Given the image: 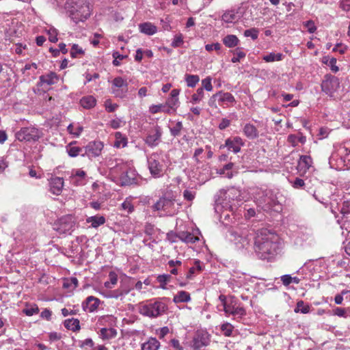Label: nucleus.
<instances>
[{
	"instance_id": "obj_52",
	"label": "nucleus",
	"mask_w": 350,
	"mask_h": 350,
	"mask_svg": "<svg viewBox=\"0 0 350 350\" xmlns=\"http://www.w3.org/2000/svg\"><path fill=\"white\" fill-rule=\"evenodd\" d=\"M122 209L126 211L127 213H131L133 211L134 207L131 202L126 199L121 204Z\"/></svg>"
},
{
	"instance_id": "obj_20",
	"label": "nucleus",
	"mask_w": 350,
	"mask_h": 350,
	"mask_svg": "<svg viewBox=\"0 0 350 350\" xmlns=\"http://www.w3.org/2000/svg\"><path fill=\"white\" fill-rule=\"evenodd\" d=\"M100 303L98 298L89 296L82 304L83 309L88 312H93L98 308Z\"/></svg>"
},
{
	"instance_id": "obj_57",
	"label": "nucleus",
	"mask_w": 350,
	"mask_h": 350,
	"mask_svg": "<svg viewBox=\"0 0 350 350\" xmlns=\"http://www.w3.org/2000/svg\"><path fill=\"white\" fill-rule=\"evenodd\" d=\"M304 26L307 28L308 31L310 33L315 32L317 30L316 25L313 21H307L303 23Z\"/></svg>"
},
{
	"instance_id": "obj_58",
	"label": "nucleus",
	"mask_w": 350,
	"mask_h": 350,
	"mask_svg": "<svg viewBox=\"0 0 350 350\" xmlns=\"http://www.w3.org/2000/svg\"><path fill=\"white\" fill-rule=\"evenodd\" d=\"M233 328L234 327L228 323H224L221 327V329L224 332V334L226 336H230L231 335Z\"/></svg>"
},
{
	"instance_id": "obj_27",
	"label": "nucleus",
	"mask_w": 350,
	"mask_h": 350,
	"mask_svg": "<svg viewBox=\"0 0 350 350\" xmlns=\"http://www.w3.org/2000/svg\"><path fill=\"white\" fill-rule=\"evenodd\" d=\"M287 141L293 146H296L299 143L304 144L306 141V138L301 133L298 134H291L288 136Z\"/></svg>"
},
{
	"instance_id": "obj_13",
	"label": "nucleus",
	"mask_w": 350,
	"mask_h": 350,
	"mask_svg": "<svg viewBox=\"0 0 350 350\" xmlns=\"http://www.w3.org/2000/svg\"><path fill=\"white\" fill-rule=\"evenodd\" d=\"M56 230L60 233H70L75 228V221L71 215H66L60 218L57 222Z\"/></svg>"
},
{
	"instance_id": "obj_29",
	"label": "nucleus",
	"mask_w": 350,
	"mask_h": 350,
	"mask_svg": "<svg viewBox=\"0 0 350 350\" xmlns=\"http://www.w3.org/2000/svg\"><path fill=\"white\" fill-rule=\"evenodd\" d=\"M139 30L142 33L146 35H153L157 32V27L150 23H144L139 25Z\"/></svg>"
},
{
	"instance_id": "obj_16",
	"label": "nucleus",
	"mask_w": 350,
	"mask_h": 350,
	"mask_svg": "<svg viewBox=\"0 0 350 350\" xmlns=\"http://www.w3.org/2000/svg\"><path fill=\"white\" fill-rule=\"evenodd\" d=\"M243 144V139L240 137H234L227 139L223 147L227 148L229 151L237 153L241 150V148Z\"/></svg>"
},
{
	"instance_id": "obj_7",
	"label": "nucleus",
	"mask_w": 350,
	"mask_h": 350,
	"mask_svg": "<svg viewBox=\"0 0 350 350\" xmlns=\"http://www.w3.org/2000/svg\"><path fill=\"white\" fill-rule=\"evenodd\" d=\"M153 211H163L166 215H172L175 213L174 199L170 197L162 196L152 206Z\"/></svg>"
},
{
	"instance_id": "obj_39",
	"label": "nucleus",
	"mask_w": 350,
	"mask_h": 350,
	"mask_svg": "<svg viewBox=\"0 0 350 350\" xmlns=\"http://www.w3.org/2000/svg\"><path fill=\"white\" fill-rule=\"evenodd\" d=\"M185 80L187 85L189 88L195 87L200 81V77L196 75L187 74L185 76Z\"/></svg>"
},
{
	"instance_id": "obj_35",
	"label": "nucleus",
	"mask_w": 350,
	"mask_h": 350,
	"mask_svg": "<svg viewBox=\"0 0 350 350\" xmlns=\"http://www.w3.org/2000/svg\"><path fill=\"white\" fill-rule=\"evenodd\" d=\"M117 331L114 328H102L100 331V336L104 340H108L116 337Z\"/></svg>"
},
{
	"instance_id": "obj_45",
	"label": "nucleus",
	"mask_w": 350,
	"mask_h": 350,
	"mask_svg": "<svg viewBox=\"0 0 350 350\" xmlns=\"http://www.w3.org/2000/svg\"><path fill=\"white\" fill-rule=\"evenodd\" d=\"M129 293V289H117L111 292V297L122 299Z\"/></svg>"
},
{
	"instance_id": "obj_40",
	"label": "nucleus",
	"mask_w": 350,
	"mask_h": 350,
	"mask_svg": "<svg viewBox=\"0 0 350 350\" xmlns=\"http://www.w3.org/2000/svg\"><path fill=\"white\" fill-rule=\"evenodd\" d=\"M238 17L234 11H228L222 15V21L226 23H234L238 20Z\"/></svg>"
},
{
	"instance_id": "obj_31",
	"label": "nucleus",
	"mask_w": 350,
	"mask_h": 350,
	"mask_svg": "<svg viewBox=\"0 0 350 350\" xmlns=\"http://www.w3.org/2000/svg\"><path fill=\"white\" fill-rule=\"evenodd\" d=\"M202 270L201 262L200 260H195L194 265L189 268V271L186 275V278L188 280H191L195 275Z\"/></svg>"
},
{
	"instance_id": "obj_11",
	"label": "nucleus",
	"mask_w": 350,
	"mask_h": 350,
	"mask_svg": "<svg viewBox=\"0 0 350 350\" xmlns=\"http://www.w3.org/2000/svg\"><path fill=\"white\" fill-rule=\"evenodd\" d=\"M208 334L203 330L197 331L191 345L192 350H201L205 346H207L209 342Z\"/></svg>"
},
{
	"instance_id": "obj_62",
	"label": "nucleus",
	"mask_w": 350,
	"mask_h": 350,
	"mask_svg": "<svg viewBox=\"0 0 350 350\" xmlns=\"http://www.w3.org/2000/svg\"><path fill=\"white\" fill-rule=\"evenodd\" d=\"M105 106L106 110L109 112L114 111L118 107L117 104H113L109 100L105 101Z\"/></svg>"
},
{
	"instance_id": "obj_59",
	"label": "nucleus",
	"mask_w": 350,
	"mask_h": 350,
	"mask_svg": "<svg viewBox=\"0 0 350 350\" xmlns=\"http://www.w3.org/2000/svg\"><path fill=\"white\" fill-rule=\"evenodd\" d=\"M68 153L70 157H77L81 152V149L77 146H70L67 149Z\"/></svg>"
},
{
	"instance_id": "obj_51",
	"label": "nucleus",
	"mask_w": 350,
	"mask_h": 350,
	"mask_svg": "<svg viewBox=\"0 0 350 350\" xmlns=\"http://www.w3.org/2000/svg\"><path fill=\"white\" fill-rule=\"evenodd\" d=\"M183 129V124L181 122H177L174 126L170 128L171 134L173 136H178L180 133V131Z\"/></svg>"
},
{
	"instance_id": "obj_55",
	"label": "nucleus",
	"mask_w": 350,
	"mask_h": 350,
	"mask_svg": "<svg viewBox=\"0 0 350 350\" xmlns=\"http://www.w3.org/2000/svg\"><path fill=\"white\" fill-rule=\"evenodd\" d=\"M323 63L329 66L330 69L334 72H337L339 70L338 67L336 66V59L334 57H332L329 59H327V62H323Z\"/></svg>"
},
{
	"instance_id": "obj_1",
	"label": "nucleus",
	"mask_w": 350,
	"mask_h": 350,
	"mask_svg": "<svg viewBox=\"0 0 350 350\" xmlns=\"http://www.w3.org/2000/svg\"><path fill=\"white\" fill-rule=\"evenodd\" d=\"M254 248L260 258L269 259L276 254L280 249L279 237L267 229H262L255 239Z\"/></svg>"
},
{
	"instance_id": "obj_63",
	"label": "nucleus",
	"mask_w": 350,
	"mask_h": 350,
	"mask_svg": "<svg viewBox=\"0 0 350 350\" xmlns=\"http://www.w3.org/2000/svg\"><path fill=\"white\" fill-rule=\"evenodd\" d=\"M121 124L122 120L116 118L110 121L109 126L113 129H117L121 126Z\"/></svg>"
},
{
	"instance_id": "obj_53",
	"label": "nucleus",
	"mask_w": 350,
	"mask_h": 350,
	"mask_svg": "<svg viewBox=\"0 0 350 350\" xmlns=\"http://www.w3.org/2000/svg\"><path fill=\"white\" fill-rule=\"evenodd\" d=\"M245 37H251L252 40H256L258 36V31L255 28L247 29L244 31Z\"/></svg>"
},
{
	"instance_id": "obj_49",
	"label": "nucleus",
	"mask_w": 350,
	"mask_h": 350,
	"mask_svg": "<svg viewBox=\"0 0 350 350\" xmlns=\"http://www.w3.org/2000/svg\"><path fill=\"white\" fill-rule=\"evenodd\" d=\"M23 312L25 313L27 316H33V314H38L39 312V308L36 305L27 306L25 309H23Z\"/></svg>"
},
{
	"instance_id": "obj_18",
	"label": "nucleus",
	"mask_w": 350,
	"mask_h": 350,
	"mask_svg": "<svg viewBox=\"0 0 350 350\" xmlns=\"http://www.w3.org/2000/svg\"><path fill=\"white\" fill-rule=\"evenodd\" d=\"M49 191L53 194L59 196L64 187V179L60 177H53L49 180Z\"/></svg>"
},
{
	"instance_id": "obj_26",
	"label": "nucleus",
	"mask_w": 350,
	"mask_h": 350,
	"mask_svg": "<svg viewBox=\"0 0 350 350\" xmlns=\"http://www.w3.org/2000/svg\"><path fill=\"white\" fill-rule=\"evenodd\" d=\"M160 342L155 338H150L142 345V350H158Z\"/></svg>"
},
{
	"instance_id": "obj_25",
	"label": "nucleus",
	"mask_w": 350,
	"mask_h": 350,
	"mask_svg": "<svg viewBox=\"0 0 350 350\" xmlns=\"http://www.w3.org/2000/svg\"><path fill=\"white\" fill-rule=\"evenodd\" d=\"M243 131L249 139H255L258 137V130L254 124H246L243 129Z\"/></svg>"
},
{
	"instance_id": "obj_23",
	"label": "nucleus",
	"mask_w": 350,
	"mask_h": 350,
	"mask_svg": "<svg viewBox=\"0 0 350 350\" xmlns=\"http://www.w3.org/2000/svg\"><path fill=\"white\" fill-rule=\"evenodd\" d=\"M177 236L178 237V239L186 243H194L199 241L198 236L189 232L180 231L177 233Z\"/></svg>"
},
{
	"instance_id": "obj_9",
	"label": "nucleus",
	"mask_w": 350,
	"mask_h": 350,
	"mask_svg": "<svg viewBox=\"0 0 350 350\" xmlns=\"http://www.w3.org/2000/svg\"><path fill=\"white\" fill-rule=\"evenodd\" d=\"M220 301L222 303L224 310L226 314L238 315L239 317L245 315V310L243 307L237 306L232 298H226L224 295H220Z\"/></svg>"
},
{
	"instance_id": "obj_46",
	"label": "nucleus",
	"mask_w": 350,
	"mask_h": 350,
	"mask_svg": "<svg viewBox=\"0 0 350 350\" xmlns=\"http://www.w3.org/2000/svg\"><path fill=\"white\" fill-rule=\"evenodd\" d=\"M204 96L203 88H198L196 94H193L191 96V102L193 104L199 103L202 100Z\"/></svg>"
},
{
	"instance_id": "obj_28",
	"label": "nucleus",
	"mask_w": 350,
	"mask_h": 350,
	"mask_svg": "<svg viewBox=\"0 0 350 350\" xmlns=\"http://www.w3.org/2000/svg\"><path fill=\"white\" fill-rule=\"evenodd\" d=\"M191 300L190 294L185 291H178L173 298V301L176 304L187 303Z\"/></svg>"
},
{
	"instance_id": "obj_10",
	"label": "nucleus",
	"mask_w": 350,
	"mask_h": 350,
	"mask_svg": "<svg viewBox=\"0 0 350 350\" xmlns=\"http://www.w3.org/2000/svg\"><path fill=\"white\" fill-rule=\"evenodd\" d=\"M340 87L339 79L333 75H326L321 83V90L323 92L329 96H333L334 94Z\"/></svg>"
},
{
	"instance_id": "obj_22",
	"label": "nucleus",
	"mask_w": 350,
	"mask_h": 350,
	"mask_svg": "<svg viewBox=\"0 0 350 350\" xmlns=\"http://www.w3.org/2000/svg\"><path fill=\"white\" fill-rule=\"evenodd\" d=\"M312 164V159L310 156L302 155L298 162V169L300 172L305 173L308 170Z\"/></svg>"
},
{
	"instance_id": "obj_32",
	"label": "nucleus",
	"mask_w": 350,
	"mask_h": 350,
	"mask_svg": "<svg viewBox=\"0 0 350 350\" xmlns=\"http://www.w3.org/2000/svg\"><path fill=\"white\" fill-rule=\"evenodd\" d=\"M86 222L91 224L92 228H97L105 223V218L103 216H92L86 219Z\"/></svg>"
},
{
	"instance_id": "obj_4",
	"label": "nucleus",
	"mask_w": 350,
	"mask_h": 350,
	"mask_svg": "<svg viewBox=\"0 0 350 350\" xmlns=\"http://www.w3.org/2000/svg\"><path fill=\"white\" fill-rule=\"evenodd\" d=\"M167 310V305L159 299L142 304L139 306V312L145 317L157 318L163 314Z\"/></svg>"
},
{
	"instance_id": "obj_3",
	"label": "nucleus",
	"mask_w": 350,
	"mask_h": 350,
	"mask_svg": "<svg viewBox=\"0 0 350 350\" xmlns=\"http://www.w3.org/2000/svg\"><path fill=\"white\" fill-rule=\"evenodd\" d=\"M64 5L59 4L58 6L64 5V9L68 14L71 19L76 23L83 21L90 15V8L89 3L84 1H60Z\"/></svg>"
},
{
	"instance_id": "obj_33",
	"label": "nucleus",
	"mask_w": 350,
	"mask_h": 350,
	"mask_svg": "<svg viewBox=\"0 0 350 350\" xmlns=\"http://www.w3.org/2000/svg\"><path fill=\"white\" fill-rule=\"evenodd\" d=\"M96 103V100L92 96H87L83 97L80 100L81 105L85 109H91L93 108Z\"/></svg>"
},
{
	"instance_id": "obj_37",
	"label": "nucleus",
	"mask_w": 350,
	"mask_h": 350,
	"mask_svg": "<svg viewBox=\"0 0 350 350\" xmlns=\"http://www.w3.org/2000/svg\"><path fill=\"white\" fill-rule=\"evenodd\" d=\"M284 58V55L282 53H270L267 55H265L262 57V59L266 62H279L282 61Z\"/></svg>"
},
{
	"instance_id": "obj_5",
	"label": "nucleus",
	"mask_w": 350,
	"mask_h": 350,
	"mask_svg": "<svg viewBox=\"0 0 350 350\" xmlns=\"http://www.w3.org/2000/svg\"><path fill=\"white\" fill-rule=\"evenodd\" d=\"M148 167L154 178H160L163 174L164 159L161 152H153L147 157Z\"/></svg>"
},
{
	"instance_id": "obj_6",
	"label": "nucleus",
	"mask_w": 350,
	"mask_h": 350,
	"mask_svg": "<svg viewBox=\"0 0 350 350\" xmlns=\"http://www.w3.org/2000/svg\"><path fill=\"white\" fill-rule=\"evenodd\" d=\"M329 165L332 167L350 169V148L345 146H341L338 154H332L329 158Z\"/></svg>"
},
{
	"instance_id": "obj_42",
	"label": "nucleus",
	"mask_w": 350,
	"mask_h": 350,
	"mask_svg": "<svg viewBox=\"0 0 350 350\" xmlns=\"http://www.w3.org/2000/svg\"><path fill=\"white\" fill-rule=\"evenodd\" d=\"M246 54L240 48H237L233 53V57L231 62L233 63L239 62L241 59L245 57Z\"/></svg>"
},
{
	"instance_id": "obj_56",
	"label": "nucleus",
	"mask_w": 350,
	"mask_h": 350,
	"mask_svg": "<svg viewBox=\"0 0 350 350\" xmlns=\"http://www.w3.org/2000/svg\"><path fill=\"white\" fill-rule=\"evenodd\" d=\"M220 101L231 103L234 101V98L233 96L228 92L221 93L220 92Z\"/></svg>"
},
{
	"instance_id": "obj_21",
	"label": "nucleus",
	"mask_w": 350,
	"mask_h": 350,
	"mask_svg": "<svg viewBox=\"0 0 350 350\" xmlns=\"http://www.w3.org/2000/svg\"><path fill=\"white\" fill-rule=\"evenodd\" d=\"M85 172L81 170H73L70 176V182L75 185H80L84 183Z\"/></svg>"
},
{
	"instance_id": "obj_54",
	"label": "nucleus",
	"mask_w": 350,
	"mask_h": 350,
	"mask_svg": "<svg viewBox=\"0 0 350 350\" xmlns=\"http://www.w3.org/2000/svg\"><path fill=\"white\" fill-rule=\"evenodd\" d=\"M83 51L77 44H74L70 50V56L73 58L78 57V55L83 54Z\"/></svg>"
},
{
	"instance_id": "obj_15",
	"label": "nucleus",
	"mask_w": 350,
	"mask_h": 350,
	"mask_svg": "<svg viewBox=\"0 0 350 350\" xmlns=\"http://www.w3.org/2000/svg\"><path fill=\"white\" fill-rule=\"evenodd\" d=\"M103 148V144L101 142H91L85 146V154L89 157H96L100 154Z\"/></svg>"
},
{
	"instance_id": "obj_17",
	"label": "nucleus",
	"mask_w": 350,
	"mask_h": 350,
	"mask_svg": "<svg viewBox=\"0 0 350 350\" xmlns=\"http://www.w3.org/2000/svg\"><path fill=\"white\" fill-rule=\"evenodd\" d=\"M161 134L162 133L161 128L157 126L148 133L145 139V142L150 147L156 146L159 143Z\"/></svg>"
},
{
	"instance_id": "obj_41",
	"label": "nucleus",
	"mask_w": 350,
	"mask_h": 350,
	"mask_svg": "<svg viewBox=\"0 0 350 350\" xmlns=\"http://www.w3.org/2000/svg\"><path fill=\"white\" fill-rule=\"evenodd\" d=\"M295 312H301L302 314H307L310 312L309 305L305 304L303 301L297 302L296 308H295Z\"/></svg>"
},
{
	"instance_id": "obj_34",
	"label": "nucleus",
	"mask_w": 350,
	"mask_h": 350,
	"mask_svg": "<svg viewBox=\"0 0 350 350\" xmlns=\"http://www.w3.org/2000/svg\"><path fill=\"white\" fill-rule=\"evenodd\" d=\"M149 111L152 114H155L159 112H163L168 114L172 113L169 107H167L165 104L152 105L150 107Z\"/></svg>"
},
{
	"instance_id": "obj_64",
	"label": "nucleus",
	"mask_w": 350,
	"mask_h": 350,
	"mask_svg": "<svg viewBox=\"0 0 350 350\" xmlns=\"http://www.w3.org/2000/svg\"><path fill=\"white\" fill-rule=\"evenodd\" d=\"M170 344L174 348V350H183V347L181 346L179 341L175 338L171 340Z\"/></svg>"
},
{
	"instance_id": "obj_30",
	"label": "nucleus",
	"mask_w": 350,
	"mask_h": 350,
	"mask_svg": "<svg viewBox=\"0 0 350 350\" xmlns=\"http://www.w3.org/2000/svg\"><path fill=\"white\" fill-rule=\"evenodd\" d=\"M127 138L126 137L122 134L120 132L115 133V142L113 144L114 147L116 148H124L127 145Z\"/></svg>"
},
{
	"instance_id": "obj_12",
	"label": "nucleus",
	"mask_w": 350,
	"mask_h": 350,
	"mask_svg": "<svg viewBox=\"0 0 350 350\" xmlns=\"http://www.w3.org/2000/svg\"><path fill=\"white\" fill-rule=\"evenodd\" d=\"M127 92L128 83L123 78L118 77L112 81V93L116 97L124 98Z\"/></svg>"
},
{
	"instance_id": "obj_14",
	"label": "nucleus",
	"mask_w": 350,
	"mask_h": 350,
	"mask_svg": "<svg viewBox=\"0 0 350 350\" xmlns=\"http://www.w3.org/2000/svg\"><path fill=\"white\" fill-rule=\"evenodd\" d=\"M122 185H129L135 183L136 173L135 171L129 167L126 164V168L124 170H120L119 174Z\"/></svg>"
},
{
	"instance_id": "obj_44",
	"label": "nucleus",
	"mask_w": 350,
	"mask_h": 350,
	"mask_svg": "<svg viewBox=\"0 0 350 350\" xmlns=\"http://www.w3.org/2000/svg\"><path fill=\"white\" fill-rule=\"evenodd\" d=\"M233 166V164L232 163H230L228 164H226L223 170L220 172V175H222L224 177H226L228 178H230L232 177V167Z\"/></svg>"
},
{
	"instance_id": "obj_48",
	"label": "nucleus",
	"mask_w": 350,
	"mask_h": 350,
	"mask_svg": "<svg viewBox=\"0 0 350 350\" xmlns=\"http://www.w3.org/2000/svg\"><path fill=\"white\" fill-rule=\"evenodd\" d=\"M67 129L70 134L74 135L76 137H78L81 133L83 131V127L79 125L75 127L72 124H70L68 125Z\"/></svg>"
},
{
	"instance_id": "obj_50",
	"label": "nucleus",
	"mask_w": 350,
	"mask_h": 350,
	"mask_svg": "<svg viewBox=\"0 0 350 350\" xmlns=\"http://www.w3.org/2000/svg\"><path fill=\"white\" fill-rule=\"evenodd\" d=\"M47 33L49 35V40L51 42H56L57 41V31L54 27H50L47 30Z\"/></svg>"
},
{
	"instance_id": "obj_47",
	"label": "nucleus",
	"mask_w": 350,
	"mask_h": 350,
	"mask_svg": "<svg viewBox=\"0 0 350 350\" xmlns=\"http://www.w3.org/2000/svg\"><path fill=\"white\" fill-rule=\"evenodd\" d=\"M170 279L171 275L168 274L159 275L157 278V280L161 284V287L162 288H165V285L168 282H170Z\"/></svg>"
},
{
	"instance_id": "obj_60",
	"label": "nucleus",
	"mask_w": 350,
	"mask_h": 350,
	"mask_svg": "<svg viewBox=\"0 0 350 350\" xmlns=\"http://www.w3.org/2000/svg\"><path fill=\"white\" fill-rule=\"evenodd\" d=\"M195 196H196L195 191H191L189 189H186L183 191V197H184L185 200H186L192 201L195 198Z\"/></svg>"
},
{
	"instance_id": "obj_61",
	"label": "nucleus",
	"mask_w": 350,
	"mask_h": 350,
	"mask_svg": "<svg viewBox=\"0 0 350 350\" xmlns=\"http://www.w3.org/2000/svg\"><path fill=\"white\" fill-rule=\"evenodd\" d=\"M202 87L201 88L205 89L207 91H211L213 86L211 84V79L209 77H206L202 81Z\"/></svg>"
},
{
	"instance_id": "obj_8",
	"label": "nucleus",
	"mask_w": 350,
	"mask_h": 350,
	"mask_svg": "<svg viewBox=\"0 0 350 350\" xmlns=\"http://www.w3.org/2000/svg\"><path fill=\"white\" fill-rule=\"evenodd\" d=\"M41 136L42 132L32 126L23 127L16 133V137L21 142H35L38 140Z\"/></svg>"
},
{
	"instance_id": "obj_43",
	"label": "nucleus",
	"mask_w": 350,
	"mask_h": 350,
	"mask_svg": "<svg viewBox=\"0 0 350 350\" xmlns=\"http://www.w3.org/2000/svg\"><path fill=\"white\" fill-rule=\"evenodd\" d=\"M172 113L174 112L178 104V98L169 97L165 103Z\"/></svg>"
},
{
	"instance_id": "obj_2",
	"label": "nucleus",
	"mask_w": 350,
	"mask_h": 350,
	"mask_svg": "<svg viewBox=\"0 0 350 350\" xmlns=\"http://www.w3.org/2000/svg\"><path fill=\"white\" fill-rule=\"evenodd\" d=\"M254 198L258 206L265 211H273L279 213L282 210V204L271 189H260L256 192Z\"/></svg>"
},
{
	"instance_id": "obj_38",
	"label": "nucleus",
	"mask_w": 350,
	"mask_h": 350,
	"mask_svg": "<svg viewBox=\"0 0 350 350\" xmlns=\"http://www.w3.org/2000/svg\"><path fill=\"white\" fill-rule=\"evenodd\" d=\"M64 326L72 331H77L80 329L79 321L77 319H69L64 321Z\"/></svg>"
},
{
	"instance_id": "obj_36",
	"label": "nucleus",
	"mask_w": 350,
	"mask_h": 350,
	"mask_svg": "<svg viewBox=\"0 0 350 350\" xmlns=\"http://www.w3.org/2000/svg\"><path fill=\"white\" fill-rule=\"evenodd\" d=\"M223 42L227 47L232 48L238 45L239 40L234 35H228L223 38Z\"/></svg>"
},
{
	"instance_id": "obj_19",
	"label": "nucleus",
	"mask_w": 350,
	"mask_h": 350,
	"mask_svg": "<svg viewBox=\"0 0 350 350\" xmlns=\"http://www.w3.org/2000/svg\"><path fill=\"white\" fill-rule=\"evenodd\" d=\"M107 166L111 173L119 174L120 170H124L126 168V163L120 159H109L107 161Z\"/></svg>"
},
{
	"instance_id": "obj_24",
	"label": "nucleus",
	"mask_w": 350,
	"mask_h": 350,
	"mask_svg": "<svg viewBox=\"0 0 350 350\" xmlns=\"http://www.w3.org/2000/svg\"><path fill=\"white\" fill-rule=\"evenodd\" d=\"M40 81L42 84L53 85L58 82L59 76L54 72H50L40 76Z\"/></svg>"
}]
</instances>
